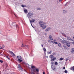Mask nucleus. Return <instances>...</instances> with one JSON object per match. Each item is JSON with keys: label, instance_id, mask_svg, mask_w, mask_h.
I'll return each instance as SVG.
<instances>
[{"label": "nucleus", "instance_id": "obj_49", "mask_svg": "<svg viewBox=\"0 0 74 74\" xmlns=\"http://www.w3.org/2000/svg\"><path fill=\"white\" fill-rule=\"evenodd\" d=\"M41 46H42V47H43V45H42V44H41Z\"/></svg>", "mask_w": 74, "mask_h": 74}, {"label": "nucleus", "instance_id": "obj_1", "mask_svg": "<svg viewBox=\"0 0 74 74\" xmlns=\"http://www.w3.org/2000/svg\"><path fill=\"white\" fill-rule=\"evenodd\" d=\"M33 15V13H32V12H28V16H27V17H28L29 19H30V18H31V17H30V16H32Z\"/></svg>", "mask_w": 74, "mask_h": 74}, {"label": "nucleus", "instance_id": "obj_56", "mask_svg": "<svg viewBox=\"0 0 74 74\" xmlns=\"http://www.w3.org/2000/svg\"><path fill=\"white\" fill-rule=\"evenodd\" d=\"M67 3H68V2L66 3V5L67 4Z\"/></svg>", "mask_w": 74, "mask_h": 74}, {"label": "nucleus", "instance_id": "obj_4", "mask_svg": "<svg viewBox=\"0 0 74 74\" xmlns=\"http://www.w3.org/2000/svg\"><path fill=\"white\" fill-rule=\"evenodd\" d=\"M18 68L19 70H23V68L21 67V65H20V64H18Z\"/></svg>", "mask_w": 74, "mask_h": 74}, {"label": "nucleus", "instance_id": "obj_45", "mask_svg": "<svg viewBox=\"0 0 74 74\" xmlns=\"http://www.w3.org/2000/svg\"><path fill=\"white\" fill-rule=\"evenodd\" d=\"M24 7H27V6H26V5H24Z\"/></svg>", "mask_w": 74, "mask_h": 74}, {"label": "nucleus", "instance_id": "obj_22", "mask_svg": "<svg viewBox=\"0 0 74 74\" xmlns=\"http://www.w3.org/2000/svg\"><path fill=\"white\" fill-rule=\"evenodd\" d=\"M16 25V28H19V26L18 25H17L16 24H15V26Z\"/></svg>", "mask_w": 74, "mask_h": 74}, {"label": "nucleus", "instance_id": "obj_63", "mask_svg": "<svg viewBox=\"0 0 74 74\" xmlns=\"http://www.w3.org/2000/svg\"><path fill=\"white\" fill-rule=\"evenodd\" d=\"M37 74H38V73H37Z\"/></svg>", "mask_w": 74, "mask_h": 74}, {"label": "nucleus", "instance_id": "obj_61", "mask_svg": "<svg viewBox=\"0 0 74 74\" xmlns=\"http://www.w3.org/2000/svg\"><path fill=\"white\" fill-rule=\"evenodd\" d=\"M47 58H48V56H46Z\"/></svg>", "mask_w": 74, "mask_h": 74}, {"label": "nucleus", "instance_id": "obj_50", "mask_svg": "<svg viewBox=\"0 0 74 74\" xmlns=\"http://www.w3.org/2000/svg\"><path fill=\"white\" fill-rule=\"evenodd\" d=\"M5 46L4 45H3L2 46V47L3 48H4Z\"/></svg>", "mask_w": 74, "mask_h": 74}, {"label": "nucleus", "instance_id": "obj_10", "mask_svg": "<svg viewBox=\"0 0 74 74\" xmlns=\"http://www.w3.org/2000/svg\"><path fill=\"white\" fill-rule=\"evenodd\" d=\"M50 29H51V28L49 27L48 28H47L45 30V31L46 32H48V31H49V30H50Z\"/></svg>", "mask_w": 74, "mask_h": 74}, {"label": "nucleus", "instance_id": "obj_34", "mask_svg": "<svg viewBox=\"0 0 74 74\" xmlns=\"http://www.w3.org/2000/svg\"><path fill=\"white\" fill-rule=\"evenodd\" d=\"M56 60V58H53L52 59L53 61H54V60Z\"/></svg>", "mask_w": 74, "mask_h": 74}, {"label": "nucleus", "instance_id": "obj_13", "mask_svg": "<svg viewBox=\"0 0 74 74\" xmlns=\"http://www.w3.org/2000/svg\"><path fill=\"white\" fill-rule=\"evenodd\" d=\"M39 24L40 25V26H41V25H42L43 24H41L42 23V21H39Z\"/></svg>", "mask_w": 74, "mask_h": 74}, {"label": "nucleus", "instance_id": "obj_20", "mask_svg": "<svg viewBox=\"0 0 74 74\" xmlns=\"http://www.w3.org/2000/svg\"><path fill=\"white\" fill-rule=\"evenodd\" d=\"M35 21V19H34L31 20V21L32 22H33L34 23Z\"/></svg>", "mask_w": 74, "mask_h": 74}, {"label": "nucleus", "instance_id": "obj_48", "mask_svg": "<svg viewBox=\"0 0 74 74\" xmlns=\"http://www.w3.org/2000/svg\"><path fill=\"white\" fill-rule=\"evenodd\" d=\"M51 42L52 43L54 44V42H53V41H51Z\"/></svg>", "mask_w": 74, "mask_h": 74}, {"label": "nucleus", "instance_id": "obj_53", "mask_svg": "<svg viewBox=\"0 0 74 74\" xmlns=\"http://www.w3.org/2000/svg\"><path fill=\"white\" fill-rule=\"evenodd\" d=\"M59 2H61L62 1H61V0H59Z\"/></svg>", "mask_w": 74, "mask_h": 74}, {"label": "nucleus", "instance_id": "obj_21", "mask_svg": "<svg viewBox=\"0 0 74 74\" xmlns=\"http://www.w3.org/2000/svg\"><path fill=\"white\" fill-rule=\"evenodd\" d=\"M30 23L31 24V26H32V27H33V25H32V20H30Z\"/></svg>", "mask_w": 74, "mask_h": 74}, {"label": "nucleus", "instance_id": "obj_62", "mask_svg": "<svg viewBox=\"0 0 74 74\" xmlns=\"http://www.w3.org/2000/svg\"><path fill=\"white\" fill-rule=\"evenodd\" d=\"M34 60H33V61H34Z\"/></svg>", "mask_w": 74, "mask_h": 74}, {"label": "nucleus", "instance_id": "obj_17", "mask_svg": "<svg viewBox=\"0 0 74 74\" xmlns=\"http://www.w3.org/2000/svg\"><path fill=\"white\" fill-rule=\"evenodd\" d=\"M58 44L59 47H61V44H60V43L58 42Z\"/></svg>", "mask_w": 74, "mask_h": 74}, {"label": "nucleus", "instance_id": "obj_57", "mask_svg": "<svg viewBox=\"0 0 74 74\" xmlns=\"http://www.w3.org/2000/svg\"><path fill=\"white\" fill-rule=\"evenodd\" d=\"M14 15L16 17H17V16L15 15V14H14Z\"/></svg>", "mask_w": 74, "mask_h": 74}, {"label": "nucleus", "instance_id": "obj_39", "mask_svg": "<svg viewBox=\"0 0 74 74\" xmlns=\"http://www.w3.org/2000/svg\"><path fill=\"white\" fill-rule=\"evenodd\" d=\"M24 64H25V66H27V64L25 62H24Z\"/></svg>", "mask_w": 74, "mask_h": 74}, {"label": "nucleus", "instance_id": "obj_43", "mask_svg": "<svg viewBox=\"0 0 74 74\" xmlns=\"http://www.w3.org/2000/svg\"><path fill=\"white\" fill-rule=\"evenodd\" d=\"M71 44H72L74 45V42H71Z\"/></svg>", "mask_w": 74, "mask_h": 74}, {"label": "nucleus", "instance_id": "obj_19", "mask_svg": "<svg viewBox=\"0 0 74 74\" xmlns=\"http://www.w3.org/2000/svg\"><path fill=\"white\" fill-rule=\"evenodd\" d=\"M71 70H73V71H74V66L71 67Z\"/></svg>", "mask_w": 74, "mask_h": 74}, {"label": "nucleus", "instance_id": "obj_40", "mask_svg": "<svg viewBox=\"0 0 74 74\" xmlns=\"http://www.w3.org/2000/svg\"><path fill=\"white\" fill-rule=\"evenodd\" d=\"M33 71H34V72H36V69H33Z\"/></svg>", "mask_w": 74, "mask_h": 74}, {"label": "nucleus", "instance_id": "obj_26", "mask_svg": "<svg viewBox=\"0 0 74 74\" xmlns=\"http://www.w3.org/2000/svg\"><path fill=\"white\" fill-rule=\"evenodd\" d=\"M36 72H38L39 71V70L37 69H36Z\"/></svg>", "mask_w": 74, "mask_h": 74}, {"label": "nucleus", "instance_id": "obj_44", "mask_svg": "<svg viewBox=\"0 0 74 74\" xmlns=\"http://www.w3.org/2000/svg\"><path fill=\"white\" fill-rule=\"evenodd\" d=\"M31 74H35V73H34V72H32Z\"/></svg>", "mask_w": 74, "mask_h": 74}, {"label": "nucleus", "instance_id": "obj_25", "mask_svg": "<svg viewBox=\"0 0 74 74\" xmlns=\"http://www.w3.org/2000/svg\"><path fill=\"white\" fill-rule=\"evenodd\" d=\"M63 47H64V49H67L68 48L67 47H66V46H63Z\"/></svg>", "mask_w": 74, "mask_h": 74}, {"label": "nucleus", "instance_id": "obj_51", "mask_svg": "<svg viewBox=\"0 0 74 74\" xmlns=\"http://www.w3.org/2000/svg\"><path fill=\"white\" fill-rule=\"evenodd\" d=\"M45 35H47V33H45Z\"/></svg>", "mask_w": 74, "mask_h": 74}, {"label": "nucleus", "instance_id": "obj_2", "mask_svg": "<svg viewBox=\"0 0 74 74\" xmlns=\"http://www.w3.org/2000/svg\"><path fill=\"white\" fill-rule=\"evenodd\" d=\"M17 57L18 59V61L20 62H22V57L21 56H17Z\"/></svg>", "mask_w": 74, "mask_h": 74}, {"label": "nucleus", "instance_id": "obj_5", "mask_svg": "<svg viewBox=\"0 0 74 74\" xmlns=\"http://www.w3.org/2000/svg\"><path fill=\"white\" fill-rule=\"evenodd\" d=\"M44 24H43V25H40V27H42V29H45L46 28V26L45 25H44Z\"/></svg>", "mask_w": 74, "mask_h": 74}, {"label": "nucleus", "instance_id": "obj_47", "mask_svg": "<svg viewBox=\"0 0 74 74\" xmlns=\"http://www.w3.org/2000/svg\"><path fill=\"white\" fill-rule=\"evenodd\" d=\"M48 42H51V40H49L48 41Z\"/></svg>", "mask_w": 74, "mask_h": 74}, {"label": "nucleus", "instance_id": "obj_14", "mask_svg": "<svg viewBox=\"0 0 74 74\" xmlns=\"http://www.w3.org/2000/svg\"><path fill=\"white\" fill-rule=\"evenodd\" d=\"M50 58L51 59H52L53 58H54V56H53V55H51L50 56H49Z\"/></svg>", "mask_w": 74, "mask_h": 74}, {"label": "nucleus", "instance_id": "obj_37", "mask_svg": "<svg viewBox=\"0 0 74 74\" xmlns=\"http://www.w3.org/2000/svg\"><path fill=\"white\" fill-rule=\"evenodd\" d=\"M54 43L56 44H58V43L56 42H54Z\"/></svg>", "mask_w": 74, "mask_h": 74}, {"label": "nucleus", "instance_id": "obj_55", "mask_svg": "<svg viewBox=\"0 0 74 74\" xmlns=\"http://www.w3.org/2000/svg\"><path fill=\"white\" fill-rule=\"evenodd\" d=\"M43 74H45V72H43Z\"/></svg>", "mask_w": 74, "mask_h": 74}, {"label": "nucleus", "instance_id": "obj_8", "mask_svg": "<svg viewBox=\"0 0 74 74\" xmlns=\"http://www.w3.org/2000/svg\"><path fill=\"white\" fill-rule=\"evenodd\" d=\"M22 47H25L26 48H28V46L27 45H23V44L21 46Z\"/></svg>", "mask_w": 74, "mask_h": 74}, {"label": "nucleus", "instance_id": "obj_32", "mask_svg": "<svg viewBox=\"0 0 74 74\" xmlns=\"http://www.w3.org/2000/svg\"><path fill=\"white\" fill-rule=\"evenodd\" d=\"M63 58H61L60 59V60H63Z\"/></svg>", "mask_w": 74, "mask_h": 74}, {"label": "nucleus", "instance_id": "obj_60", "mask_svg": "<svg viewBox=\"0 0 74 74\" xmlns=\"http://www.w3.org/2000/svg\"><path fill=\"white\" fill-rule=\"evenodd\" d=\"M57 2L58 3H59V1H57Z\"/></svg>", "mask_w": 74, "mask_h": 74}, {"label": "nucleus", "instance_id": "obj_18", "mask_svg": "<svg viewBox=\"0 0 74 74\" xmlns=\"http://www.w3.org/2000/svg\"><path fill=\"white\" fill-rule=\"evenodd\" d=\"M31 68H32V69H35V68H36V67H35L34 66H33L32 65L31 66Z\"/></svg>", "mask_w": 74, "mask_h": 74}, {"label": "nucleus", "instance_id": "obj_16", "mask_svg": "<svg viewBox=\"0 0 74 74\" xmlns=\"http://www.w3.org/2000/svg\"><path fill=\"white\" fill-rule=\"evenodd\" d=\"M24 10V12L25 13H27V9H25Z\"/></svg>", "mask_w": 74, "mask_h": 74}, {"label": "nucleus", "instance_id": "obj_52", "mask_svg": "<svg viewBox=\"0 0 74 74\" xmlns=\"http://www.w3.org/2000/svg\"><path fill=\"white\" fill-rule=\"evenodd\" d=\"M0 49H3V48H2V47L0 46Z\"/></svg>", "mask_w": 74, "mask_h": 74}, {"label": "nucleus", "instance_id": "obj_31", "mask_svg": "<svg viewBox=\"0 0 74 74\" xmlns=\"http://www.w3.org/2000/svg\"><path fill=\"white\" fill-rule=\"evenodd\" d=\"M58 62H56L55 63V65H57V64H58Z\"/></svg>", "mask_w": 74, "mask_h": 74}, {"label": "nucleus", "instance_id": "obj_59", "mask_svg": "<svg viewBox=\"0 0 74 74\" xmlns=\"http://www.w3.org/2000/svg\"><path fill=\"white\" fill-rule=\"evenodd\" d=\"M73 40H74V36H73Z\"/></svg>", "mask_w": 74, "mask_h": 74}, {"label": "nucleus", "instance_id": "obj_36", "mask_svg": "<svg viewBox=\"0 0 74 74\" xmlns=\"http://www.w3.org/2000/svg\"><path fill=\"white\" fill-rule=\"evenodd\" d=\"M12 55H13V56H15V55L14 54V53H12Z\"/></svg>", "mask_w": 74, "mask_h": 74}, {"label": "nucleus", "instance_id": "obj_11", "mask_svg": "<svg viewBox=\"0 0 74 74\" xmlns=\"http://www.w3.org/2000/svg\"><path fill=\"white\" fill-rule=\"evenodd\" d=\"M71 53L73 54L74 53V49L72 48L71 49Z\"/></svg>", "mask_w": 74, "mask_h": 74}, {"label": "nucleus", "instance_id": "obj_28", "mask_svg": "<svg viewBox=\"0 0 74 74\" xmlns=\"http://www.w3.org/2000/svg\"><path fill=\"white\" fill-rule=\"evenodd\" d=\"M9 52H10V53H11L12 54V53H13L12 52L10 51H9Z\"/></svg>", "mask_w": 74, "mask_h": 74}, {"label": "nucleus", "instance_id": "obj_58", "mask_svg": "<svg viewBox=\"0 0 74 74\" xmlns=\"http://www.w3.org/2000/svg\"><path fill=\"white\" fill-rule=\"evenodd\" d=\"M66 5H67V4H66L65 5V6H66Z\"/></svg>", "mask_w": 74, "mask_h": 74}, {"label": "nucleus", "instance_id": "obj_46", "mask_svg": "<svg viewBox=\"0 0 74 74\" xmlns=\"http://www.w3.org/2000/svg\"><path fill=\"white\" fill-rule=\"evenodd\" d=\"M61 34H63L64 35H65V34H64V33H62V32H61Z\"/></svg>", "mask_w": 74, "mask_h": 74}, {"label": "nucleus", "instance_id": "obj_54", "mask_svg": "<svg viewBox=\"0 0 74 74\" xmlns=\"http://www.w3.org/2000/svg\"><path fill=\"white\" fill-rule=\"evenodd\" d=\"M54 41V42H55L56 41V39H54L53 40Z\"/></svg>", "mask_w": 74, "mask_h": 74}, {"label": "nucleus", "instance_id": "obj_33", "mask_svg": "<svg viewBox=\"0 0 74 74\" xmlns=\"http://www.w3.org/2000/svg\"><path fill=\"white\" fill-rule=\"evenodd\" d=\"M68 71H67L66 70L65 71H64V73H67Z\"/></svg>", "mask_w": 74, "mask_h": 74}, {"label": "nucleus", "instance_id": "obj_12", "mask_svg": "<svg viewBox=\"0 0 74 74\" xmlns=\"http://www.w3.org/2000/svg\"><path fill=\"white\" fill-rule=\"evenodd\" d=\"M51 67L52 70H54V71H55V66H51Z\"/></svg>", "mask_w": 74, "mask_h": 74}, {"label": "nucleus", "instance_id": "obj_29", "mask_svg": "<svg viewBox=\"0 0 74 74\" xmlns=\"http://www.w3.org/2000/svg\"><path fill=\"white\" fill-rule=\"evenodd\" d=\"M62 41H61V42H62V44H64V41H63V40H61Z\"/></svg>", "mask_w": 74, "mask_h": 74}, {"label": "nucleus", "instance_id": "obj_41", "mask_svg": "<svg viewBox=\"0 0 74 74\" xmlns=\"http://www.w3.org/2000/svg\"><path fill=\"white\" fill-rule=\"evenodd\" d=\"M63 70H64L65 69H66V68L64 67L63 68Z\"/></svg>", "mask_w": 74, "mask_h": 74}, {"label": "nucleus", "instance_id": "obj_27", "mask_svg": "<svg viewBox=\"0 0 74 74\" xmlns=\"http://www.w3.org/2000/svg\"><path fill=\"white\" fill-rule=\"evenodd\" d=\"M43 50L44 52H46V51H47V50H46V49H45V48H43Z\"/></svg>", "mask_w": 74, "mask_h": 74}, {"label": "nucleus", "instance_id": "obj_7", "mask_svg": "<svg viewBox=\"0 0 74 74\" xmlns=\"http://www.w3.org/2000/svg\"><path fill=\"white\" fill-rule=\"evenodd\" d=\"M49 38L51 41H52L53 40V38H52V36L51 35H49Z\"/></svg>", "mask_w": 74, "mask_h": 74}, {"label": "nucleus", "instance_id": "obj_9", "mask_svg": "<svg viewBox=\"0 0 74 74\" xmlns=\"http://www.w3.org/2000/svg\"><path fill=\"white\" fill-rule=\"evenodd\" d=\"M51 67H53V66H55V64L54 62H52L51 63Z\"/></svg>", "mask_w": 74, "mask_h": 74}, {"label": "nucleus", "instance_id": "obj_30", "mask_svg": "<svg viewBox=\"0 0 74 74\" xmlns=\"http://www.w3.org/2000/svg\"><path fill=\"white\" fill-rule=\"evenodd\" d=\"M51 52H52V51H51L50 52H48V54H51Z\"/></svg>", "mask_w": 74, "mask_h": 74}, {"label": "nucleus", "instance_id": "obj_6", "mask_svg": "<svg viewBox=\"0 0 74 74\" xmlns=\"http://www.w3.org/2000/svg\"><path fill=\"white\" fill-rule=\"evenodd\" d=\"M66 45L68 47H70V44L69 42H66Z\"/></svg>", "mask_w": 74, "mask_h": 74}, {"label": "nucleus", "instance_id": "obj_15", "mask_svg": "<svg viewBox=\"0 0 74 74\" xmlns=\"http://www.w3.org/2000/svg\"><path fill=\"white\" fill-rule=\"evenodd\" d=\"M63 14H65V13H67V11L65 10H63Z\"/></svg>", "mask_w": 74, "mask_h": 74}, {"label": "nucleus", "instance_id": "obj_23", "mask_svg": "<svg viewBox=\"0 0 74 74\" xmlns=\"http://www.w3.org/2000/svg\"><path fill=\"white\" fill-rule=\"evenodd\" d=\"M5 57H6V58H8V59L10 60V58H8V56H7V55H5Z\"/></svg>", "mask_w": 74, "mask_h": 74}, {"label": "nucleus", "instance_id": "obj_35", "mask_svg": "<svg viewBox=\"0 0 74 74\" xmlns=\"http://www.w3.org/2000/svg\"><path fill=\"white\" fill-rule=\"evenodd\" d=\"M0 62H1V63H3V61L2 60H0Z\"/></svg>", "mask_w": 74, "mask_h": 74}, {"label": "nucleus", "instance_id": "obj_38", "mask_svg": "<svg viewBox=\"0 0 74 74\" xmlns=\"http://www.w3.org/2000/svg\"><path fill=\"white\" fill-rule=\"evenodd\" d=\"M37 9V10H41V9L40 8H38Z\"/></svg>", "mask_w": 74, "mask_h": 74}, {"label": "nucleus", "instance_id": "obj_3", "mask_svg": "<svg viewBox=\"0 0 74 74\" xmlns=\"http://www.w3.org/2000/svg\"><path fill=\"white\" fill-rule=\"evenodd\" d=\"M66 37L67 39H68V40H70V41H73V42H74V40H73L72 39H71V38H70V37L66 36Z\"/></svg>", "mask_w": 74, "mask_h": 74}, {"label": "nucleus", "instance_id": "obj_24", "mask_svg": "<svg viewBox=\"0 0 74 74\" xmlns=\"http://www.w3.org/2000/svg\"><path fill=\"white\" fill-rule=\"evenodd\" d=\"M69 58H66V59H65L66 61H67V60H69Z\"/></svg>", "mask_w": 74, "mask_h": 74}, {"label": "nucleus", "instance_id": "obj_42", "mask_svg": "<svg viewBox=\"0 0 74 74\" xmlns=\"http://www.w3.org/2000/svg\"><path fill=\"white\" fill-rule=\"evenodd\" d=\"M21 6L23 7V8H24V5H21Z\"/></svg>", "mask_w": 74, "mask_h": 74}]
</instances>
